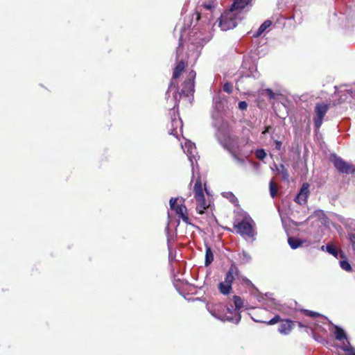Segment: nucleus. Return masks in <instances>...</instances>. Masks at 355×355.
Returning a JSON list of instances; mask_svg holds the SVG:
<instances>
[{"label": "nucleus", "mask_w": 355, "mask_h": 355, "mask_svg": "<svg viewBox=\"0 0 355 355\" xmlns=\"http://www.w3.org/2000/svg\"><path fill=\"white\" fill-rule=\"evenodd\" d=\"M270 196L272 198H274L277 195V187H276L275 184L274 183V182H272V181L270 182Z\"/></svg>", "instance_id": "31"}, {"label": "nucleus", "mask_w": 355, "mask_h": 355, "mask_svg": "<svg viewBox=\"0 0 355 355\" xmlns=\"http://www.w3.org/2000/svg\"><path fill=\"white\" fill-rule=\"evenodd\" d=\"M189 50L191 52L189 56L192 57L196 60L200 55V50L201 47L207 43L210 36L205 30L203 31H198L197 28L193 27L191 32L189 33Z\"/></svg>", "instance_id": "3"}, {"label": "nucleus", "mask_w": 355, "mask_h": 355, "mask_svg": "<svg viewBox=\"0 0 355 355\" xmlns=\"http://www.w3.org/2000/svg\"><path fill=\"white\" fill-rule=\"evenodd\" d=\"M288 242L292 249H296L302 244V242L299 239L294 237L288 238Z\"/></svg>", "instance_id": "25"}, {"label": "nucleus", "mask_w": 355, "mask_h": 355, "mask_svg": "<svg viewBox=\"0 0 355 355\" xmlns=\"http://www.w3.org/2000/svg\"><path fill=\"white\" fill-rule=\"evenodd\" d=\"M239 257H240V261L242 263H248L251 259V257L249 254V253H248L247 252H245V251H243L239 254Z\"/></svg>", "instance_id": "26"}, {"label": "nucleus", "mask_w": 355, "mask_h": 355, "mask_svg": "<svg viewBox=\"0 0 355 355\" xmlns=\"http://www.w3.org/2000/svg\"><path fill=\"white\" fill-rule=\"evenodd\" d=\"M275 148L277 150H279L281 149L282 145V141L277 140L275 141Z\"/></svg>", "instance_id": "39"}, {"label": "nucleus", "mask_w": 355, "mask_h": 355, "mask_svg": "<svg viewBox=\"0 0 355 355\" xmlns=\"http://www.w3.org/2000/svg\"><path fill=\"white\" fill-rule=\"evenodd\" d=\"M345 225L346 228L349 229L348 239L352 245L353 250L355 251V220H348Z\"/></svg>", "instance_id": "15"}, {"label": "nucleus", "mask_w": 355, "mask_h": 355, "mask_svg": "<svg viewBox=\"0 0 355 355\" xmlns=\"http://www.w3.org/2000/svg\"><path fill=\"white\" fill-rule=\"evenodd\" d=\"M214 260V254L211 250V248L208 246H206V252H205V266H207L211 263Z\"/></svg>", "instance_id": "24"}, {"label": "nucleus", "mask_w": 355, "mask_h": 355, "mask_svg": "<svg viewBox=\"0 0 355 355\" xmlns=\"http://www.w3.org/2000/svg\"><path fill=\"white\" fill-rule=\"evenodd\" d=\"M280 320V317L279 315H275L274 318H272L271 320H270L268 322H267L268 324H274L279 322Z\"/></svg>", "instance_id": "35"}, {"label": "nucleus", "mask_w": 355, "mask_h": 355, "mask_svg": "<svg viewBox=\"0 0 355 355\" xmlns=\"http://www.w3.org/2000/svg\"><path fill=\"white\" fill-rule=\"evenodd\" d=\"M253 0H234L231 8L241 15L248 12L252 6Z\"/></svg>", "instance_id": "12"}, {"label": "nucleus", "mask_w": 355, "mask_h": 355, "mask_svg": "<svg viewBox=\"0 0 355 355\" xmlns=\"http://www.w3.org/2000/svg\"><path fill=\"white\" fill-rule=\"evenodd\" d=\"M326 250L331 254H332L333 256H334L335 257H338V254H339V252H338V250L332 245H326Z\"/></svg>", "instance_id": "28"}, {"label": "nucleus", "mask_w": 355, "mask_h": 355, "mask_svg": "<svg viewBox=\"0 0 355 355\" xmlns=\"http://www.w3.org/2000/svg\"><path fill=\"white\" fill-rule=\"evenodd\" d=\"M292 329H293L292 322L286 320L282 321V322L280 323V324L279 326L278 331L280 334L286 335V334H289V332L291 331Z\"/></svg>", "instance_id": "18"}, {"label": "nucleus", "mask_w": 355, "mask_h": 355, "mask_svg": "<svg viewBox=\"0 0 355 355\" xmlns=\"http://www.w3.org/2000/svg\"><path fill=\"white\" fill-rule=\"evenodd\" d=\"M182 148L186 153L192 167V180H195L193 192L196 200V210L200 214L204 213L205 210L209 207V202L205 198L200 176L197 173L196 176L194 163L197 162V150L195 144L191 141L186 140L184 144H182Z\"/></svg>", "instance_id": "1"}, {"label": "nucleus", "mask_w": 355, "mask_h": 355, "mask_svg": "<svg viewBox=\"0 0 355 355\" xmlns=\"http://www.w3.org/2000/svg\"><path fill=\"white\" fill-rule=\"evenodd\" d=\"M205 191L207 192V193H208L207 188L205 187Z\"/></svg>", "instance_id": "45"}, {"label": "nucleus", "mask_w": 355, "mask_h": 355, "mask_svg": "<svg viewBox=\"0 0 355 355\" xmlns=\"http://www.w3.org/2000/svg\"><path fill=\"white\" fill-rule=\"evenodd\" d=\"M274 166H275V169L277 171V173L279 175H282V179L284 180H288L289 174H288L286 168H285L284 165H283V164H279V165L275 164Z\"/></svg>", "instance_id": "20"}, {"label": "nucleus", "mask_w": 355, "mask_h": 355, "mask_svg": "<svg viewBox=\"0 0 355 355\" xmlns=\"http://www.w3.org/2000/svg\"><path fill=\"white\" fill-rule=\"evenodd\" d=\"M340 266L345 271H351L352 267L349 263L347 260H342L340 261Z\"/></svg>", "instance_id": "30"}, {"label": "nucleus", "mask_w": 355, "mask_h": 355, "mask_svg": "<svg viewBox=\"0 0 355 355\" xmlns=\"http://www.w3.org/2000/svg\"><path fill=\"white\" fill-rule=\"evenodd\" d=\"M243 19L241 15L231 7L220 15L218 19V26L222 31H226L235 28L238 23Z\"/></svg>", "instance_id": "6"}, {"label": "nucleus", "mask_w": 355, "mask_h": 355, "mask_svg": "<svg viewBox=\"0 0 355 355\" xmlns=\"http://www.w3.org/2000/svg\"><path fill=\"white\" fill-rule=\"evenodd\" d=\"M254 226V220L246 213L242 214L241 218L237 217L234 221V227L236 229V232L245 239H251L252 241L255 239L256 232Z\"/></svg>", "instance_id": "4"}, {"label": "nucleus", "mask_w": 355, "mask_h": 355, "mask_svg": "<svg viewBox=\"0 0 355 355\" xmlns=\"http://www.w3.org/2000/svg\"><path fill=\"white\" fill-rule=\"evenodd\" d=\"M255 155L256 157L261 160H263L266 157V153L263 149L257 150L255 152Z\"/></svg>", "instance_id": "32"}, {"label": "nucleus", "mask_w": 355, "mask_h": 355, "mask_svg": "<svg viewBox=\"0 0 355 355\" xmlns=\"http://www.w3.org/2000/svg\"><path fill=\"white\" fill-rule=\"evenodd\" d=\"M265 92L270 99H274L275 98V94L272 92V89H266Z\"/></svg>", "instance_id": "36"}, {"label": "nucleus", "mask_w": 355, "mask_h": 355, "mask_svg": "<svg viewBox=\"0 0 355 355\" xmlns=\"http://www.w3.org/2000/svg\"><path fill=\"white\" fill-rule=\"evenodd\" d=\"M223 195L234 204L238 202L236 197L231 192L224 193Z\"/></svg>", "instance_id": "29"}, {"label": "nucleus", "mask_w": 355, "mask_h": 355, "mask_svg": "<svg viewBox=\"0 0 355 355\" xmlns=\"http://www.w3.org/2000/svg\"><path fill=\"white\" fill-rule=\"evenodd\" d=\"M340 257H343V254L341 252H340Z\"/></svg>", "instance_id": "44"}, {"label": "nucleus", "mask_w": 355, "mask_h": 355, "mask_svg": "<svg viewBox=\"0 0 355 355\" xmlns=\"http://www.w3.org/2000/svg\"><path fill=\"white\" fill-rule=\"evenodd\" d=\"M173 86V81H172V82L171 83L170 85H169L168 90H171V89H172Z\"/></svg>", "instance_id": "41"}, {"label": "nucleus", "mask_w": 355, "mask_h": 355, "mask_svg": "<svg viewBox=\"0 0 355 355\" xmlns=\"http://www.w3.org/2000/svg\"><path fill=\"white\" fill-rule=\"evenodd\" d=\"M331 161L336 169L343 173L349 174L355 172V166L345 162L340 157L334 155L333 156Z\"/></svg>", "instance_id": "10"}, {"label": "nucleus", "mask_w": 355, "mask_h": 355, "mask_svg": "<svg viewBox=\"0 0 355 355\" xmlns=\"http://www.w3.org/2000/svg\"><path fill=\"white\" fill-rule=\"evenodd\" d=\"M207 310L216 318L222 321H229L238 324L241 320L240 313L232 312L230 307L224 306L222 304L214 305L207 304Z\"/></svg>", "instance_id": "5"}, {"label": "nucleus", "mask_w": 355, "mask_h": 355, "mask_svg": "<svg viewBox=\"0 0 355 355\" xmlns=\"http://www.w3.org/2000/svg\"><path fill=\"white\" fill-rule=\"evenodd\" d=\"M196 72L193 70L190 71L187 75V79L184 82L182 94L189 95L194 92V79L196 78Z\"/></svg>", "instance_id": "13"}, {"label": "nucleus", "mask_w": 355, "mask_h": 355, "mask_svg": "<svg viewBox=\"0 0 355 355\" xmlns=\"http://www.w3.org/2000/svg\"><path fill=\"white\" fill-rule=\"evenodd\" d=\"M247 107H248V104L245 101H240L239 103V108L241 110H245L247 109Z\"/></svg>", "instance_id": "37"}, {"label": "nucleus", "mask_w": 355, "mask_h": 355, "mask_svg": "<svg viewBox=\"0 0 355 355\" xmlns=\"http://www.w3.org/2000/svg\"><path fill=\"white\" fill-rule=\"evenodd\" d=\"M176 214L182 219V220L187 223H189V217L187 214V207L183 205H177V207L174 209Z\"/></svg>", "instance_id": "19"}, {"label": "nucleus", "mask_w": 355, "mask_h": 355, "mask_svg": "<svg viewBox=\"0 0 355 355\" xmlns=\"http://www.w3.org/2000/svg\"><path fill=\"white\" fill-rule=\"evenodd\" d=\"M182 121L179 117L173 119L171 120V128L169 129L170 135L178 138L179 131L182 132Z\"/></svg>", "instance_id": "17"}, {"label": "nucleus", "mask_w": 355, "mask_h": 355, "mask_svg": "<svg viewBox=\"0 0 355 355\" xmlns=\"http://www.w3.org/2000/svg\"><path fill=\"white\" fill-rule=\"evenodd\" d=\"M272 21L270 20H266L258 28L256 33L254 34V37H258L261 35L264 31L271 26Z\"/></svg>", "instance_id": "21"}, {"label": "nucleus", "mask_w": 355, "mask_h": 355, "mask_svg": "<svg viewBox=\"0 0 355 355\" xmlns=\"http://www.w3.org/2000/svg\"><path fill=\"white\" fill-rule=\"evenodd\" d=\"M214 125L217 129L216 136L218 141L225 146L230 151H239L238 139L230 132V125L222 119L218 117V114H213Z\"/></svg>", "instance_id": "2"}, {"label": "nucleus", "mask_w": 355, "mask_h": 355, "mask_svg": "<svg viewBox=\"0 0 355 355\" xmlns=\"http://www.w3.org/2000/svg\"><path fill=\"white\" fill-rule=\"evenodd\" d=\"M238 275L239 269L234 264H232L227 271L223 282H225V284H230L232 286L233 281L236 279V277H238Z\"/></svg>", "instance_id": "16"}, {"label": "nucleus", "mask_w": 355, "mask_h": 355, "mask_svg": "<svg viewBox=\"0 0 355 355\" xmlns=\"http://www.w3.org/2000/svg\"><path fill=\"white\" fill-rule=\"evenodd\" d=\"M177 200H178V198H172L170 199L169 205H170V207L172 210H174L177 207V205H176Z\"/></svg>", "instance_id": "34"}, {"label": "nucleus", "mask_w": 355, "mask_h": 355, "mask_svg": "<svg viewBox=\"0 0 355 355\" xmlns=\"http://www.w3.org/2000/svg\"><path fill=\"white\" fill-rule=\"evenodd\" d=\"M213 103L214 105V108L216 109L218 112L222 108V103L221 98L219 96H215L213 98Z\"/></svg>", "instance_id": "27"}, {"label": "nucleus", "mask_w": 355, "mask_h": 355, "mask_svg": "<svg viewBox=\"0 0 355 355\" xmlns=\"http://www.w3.org/2000/svg\"><path fill=\"white\" fill-rule=\"evenodd\" d=\"M216 7L217 3L214 1L205 3L202 5L203 10H201L200 13L197 14V19L207 24L208 29L213 20L214 15L216 14Z\"/></svg>", "instance_id": "7"}, {"label": "nucleus", "mask_w": 355, "mask_h": 355, "mask_svg": "<svg viewBox=\"0 0 355 355\" xmlns=\"http://www.w3.org/2000/svg\"><path fill=\"white\" fill-rule=\"evenodd\" d=\"M269 128H267L263 132V134H265L266 132L268 131Z\"/></svg>", "instance_id": "43"}, {"label": "nucleus", "mask_w": 355, "mask_h": 355, "mask_svg": "<svg viewBox=\"0 0 355 355\" xmlns=\"http://www.w3.org/2000/svg\"><path fill=\"white\" fill-rule=\"evenodd\" d=\"M187 35V33L186 30H183L182 31L180 37V44L179 46L177 49V53H176V60L178 62V64L174 69L173 74V79H177L180 76L182 71L184 70L185 67V62L183 58V56L182 55L183 48H182V41L184 40V36Z\"/></svg>", "instance_id": "8"}, {"label": "nucleus", "mask_w": 355, "mask_h": 355, "mask_svg": "<svg viewBox=\"0 0 355 355\" xmlns=\"http://www.w3.org/2000/svg\"><path fill=\"white\" fill-rule=\"evenodd\" d=\"M334 334L336 339L342 341L346 340V342L343 343L341 347L342 349L346 353L347 355H355V348L353 347L347 339V335L345 331L337 325L334 326Z\"/></svg>", "instance_id": "9"}, {"label": "nucleus", "mask_w": 355, "mask_h": 355, "mask_svg": "<svg viewBox=\"0 0 355 355\" xmlns=\"http://www.w3.org/2000/svg\"><path fill=\"white\" fill-rule=\"evenodd\" d=\"M223 90L228 94H231L232 92V85L229 83H225L223 85Z\"/></svg>", "instance_id": "33"}, {"label": "nucleus", "mask_w": 355, "mask_h": 355, "mask_svg": "<svg viewBox=\"0 0 355 355\" xmlns=\"http://www.w3.org/2000/svg\"><path fill=\"white\" fill-rule=\"evenodd\" d=\"M259 322V320H257ZM259 322H264L263 321L259 320Z\"/></svg>", "instance_id": "46"}, {"label": "nucleus", "mask_w": 355, "mask_h": 355, "mask_svg": "<svg viewBox=\"0 0 355 355\" xmlns=\"http://www.w3.org/2000/svg\"><path fill=\"white\" fill-rule=\"evenodd\" d=\"M309 194V184L304 183L295 198V202L300 205H304L306 202L307 198Z\"/></svg>", "instance_id": "14"}, {"label": "nucleus", "mask_w": 355, "mask_h": 355, "mask_svg": "<svg viewBox=\"0 0 355 355\" xmlns=\"http://www.w3.org/2000/svg\"><path fill=\"white\" fill-rule=\"evenodd\" d=\"M218 289L222 294L227 295L232 291V286L225 284V282H222L218 284Z\"/></svg>", "instance_id": "23"}, {"label": "nucleus", "mask_w": 355, "mask_h": 355, "mask_svg": "<svg viewBox=\"0 0 355 355\" xmlns=\"http://www.w3.org/2000/svg\"><path fill=\"white\" fill-rule=\"evenodd\" d=\"M305 313H306V315H309L311 317H315L317 315H319V313L314 312V311H309V310H306Z\"/></svg>", "instance_id": "38"}, {"label": "nucleus", "mask_w": 355, "mask_h": 355, "mask_svg": "<svg viewBox=\"0 0 355 355\" xmlns=\"http://www.w3.org/2000/svg\"><path fill=\"white\" fill-rule=\"evenodd\" d=\"M324 250H326V246L322 245V246L321 247V250L324 251Z\"/></svg>", "instance_id": "42"}, {"label": "nucleus", "mask_w": 355, "mask_h": 355, "mask_svg": "<svg viewBox=\"0 0 355 355\" xmlns=\"http://www.w3.org/2000/svg\"><path fill=\"white\" fill-rule=\"evenodd\" d=\"M328 110V105L325 103H318L315 105L314 117V123L317 129H319L322 125L323 118L327 114Z\"/></svg>", "instance_id": "11"}, {"label": "nucleus", "mask_w": 355, "mask_h": 355, "mask_svg": "<svg viewBox=\"0 0 355 355\" xmlns=\"http://www.w3.org/2000/svg\"><path fill=\"white\" fill-rule=\"evenodd\" d=\"M234 304L235 306V308L234 309L232 306L230 308L231 311L232 312H237L239 313L240 309L243 306V300L239 296L234 295L233 297Z\"/></svg>", "instance_id": "22"}, {"label": "nucleus", "mask_w": 355, "mask_h": 355, "mask_svg": "<svg viewBox=\"0 0 355 355\" xmlns=\"http://www.w3.org/2000/svg\"><path fill=\"white\" fill-rule=\"evenodd\" d=\"M315 214L316 215H318V216H320V214H323L322 211H321V210H318V211H316L315 212Z\"/></svg>", "instance_id": "40"}]
</instances>
